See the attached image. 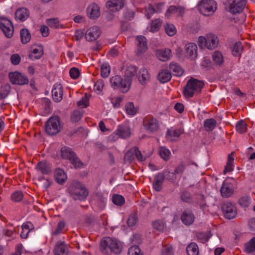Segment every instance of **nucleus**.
<instances>
[{
	"label": "nucleus",
	"instance_id": "f257e3e1",
	"mask_svg": "<svg viewBox=\"0 0 255 255\" xmlns=\"http://www.w3.org/2000/svg\"><path fill=\"white\" fill-rule=\"evenodd\" d=\"M122 245L121 242L109 237L104 238L100 243V250L105 254L113 253L120 254L122 252Z\"/></svg>",
	"mask_w": 255,
	"mask_h": 255
},
{
	"label": "nucleus",
	"instance_id": "f03ea898",
	"mask_svg": "<svg viewBox=\"0 0 255 255\" xmlns=\"http://www.w3.org/2000/svg\"><path fill=\"white\" fill-rule=\"evenodd\" d=\"M68 193L75 200L85 199L89 194L86 187L81 182L73 181L68 189Z\"/></svg>",
	"mask_w": 255,
	"mask_h": 255
},
{
	"label": "nucleus",
	"instance_id": "7ed1b4c3",
	"mask_svg": "<svg viewBox=\"0 0 255 255\" xmlns=\"http://www.w3.org/2000/svg\"><path fill=\"white\" fill-rule=\"evenodd\" d=\"M60 152L62 158L69 160L75 169L81 168L83 166V163L70 147L63 146L61 148Z\"/></svg>",
	"mask_w": 255,
	"mask_h": 255
},
{
	"label": "nucleus",
	"instance_id": "20e7f679",
	"mask_svg": "<svg viewBox=\"0 0 255 255\" xmlns=\"http://www.w3.org/2000/svg\"><path fill=\"white\" fill-rule=\"evenodd\" d=\"M199 12L205 16L213 15L217 10V3L214 0H202L198 4Z\"/></svg>",
	"mask_w": 255,
	"mask_h": 255
},
{
	"label": "nucleus",
	"instance_id": "39448f33",
	"mask_svg": "<svg viewBox=\"0 0 255 255\" xmlns=\"http://www.w3.org/2000/svg\"><path fill=\"white\" fill-rule=\"evenodd\" d=\"M218 42V37L213 34H209L206 36H199L198 40V44L200 48H207L209 50L216 48Z\"/></svg>",
	"mask_w": 255,
	"mask_h": 255
},
{
	"label": "nucleus",
	"instance_id": "423d86ee",
	"mask_svg": "<svg viewBox=\"0 0 255 255\" xmlns=\"http://www.w3.org/2000/svg\"><path fill=\"white\" fill-rule=\"evenodd\" d=\"M60 120V118L58 116L50 117L45 123V132L50 135H55L59 132L62 128Z\"/></svg>",
	"mask_w": 255,
	"mask_h": 255
},
{
	"label": "nucleus",
	"instance_id": "0eeeda50",
	"mask_svg": "<svg viewBox=\"0 0 255 255\" xmlns=\"http://www.w3.org/2000/svg\"><path fill=\"white\" fill-rule=\"evenodd\" d=\"M124 6V0H109L106 3L107 11L105 12L106 18L109 21L113 19L114 11H117L121 9Z\"/></svg>",
	"mask_w": 255,
	"mask_h": 255
},
{
	"label": "nucleus",
	"instance_id": "6e6552de",
	"mask_svg": "<svg viewBox=\"0 0 255 255\" xmlns=\"http://www.w3.org/2000/svg\"><path fill=\"white\" fill-rule=\"evenodd\" d=\"M204 83L196 79H190L187 82L184 93L186 97H191L195 92H199L203 88Z\"/></svg>",
	"mask_w": 255,
	"mask_h": 255
},
{
	"label": "nucleus",
	"instance_id": "1a4fd4ad",
	"mask_svg": "<svg viewBox=\"0 0 255 255\" xmlns=\"http://www.w3.org/2000/svg\"><path fill=\"white\" fill-rule=\"evenodd\" d=\"M110 82L112 87L115 89H120L123 93L127 92L130 88L128 84L126 83V80L119 75H116L111 78Z\"/></svg>",
	"mask_w": 255,
	"mask_h": 255
},
{
	"label": "nucleus",
	"instance_id": "9d476101",
	"mask_svg": "<svg viewBox=\"0 0 255 255\" xmlns=\"http://www.w3.org/2000/svg\"><path fill=\"white\" fill-rule=\"evenodd\" d=\"M0 29L7 38H10L13 34V26L11 21L6 18H0Z\"/></svg>",
	"mask_w": 255,
	"mask_h": 255
},
{
	"label": "nucleus",
	"instance_id": "9b49d317",
	"mask_svg": "<svg viewBox=\"0 0 255 255\" xmlns=\"http://www.w3.org/2000/svg\"><path fill=\"white\" fill-rule=\"evenodd\" d=\"M246 2V0H228L229 10L233 13L241 12L244 9Z\"/></svg>",
	"mask_w": 255,
	"mask_h": 255
},
{
	"label": "nucleus",
	"instance_id": "f8f14e48",
	"mask_svg": "<svg viewBox=\"0 0 255 255\" xmlns=\"http://www.w3.org/2000/svg\"><path fill=\"white\" fill-rule=\"evenodd\" d=\"M9 77L10 82L13 84L23 85L27 84L29 82V80L27 76L22 75L21 73L17 71L10 72L9 73Z\"/></svg>",
	"mask_w": 255,
	"mask_h": 255
},
{
	"label": "nucleus",
	"instance_id": "ddd939ff",
	"mask_svg": "<svg viewBox=\"0 0 255 255\" xmlns=\"http://www.w3.org/2000/svg\"><path fill=\"white\" fill-rule=\"evenodd\" d=\"M223 211L226 218L229 219L234 218L237 215L236 207L232 203L227 202L223 206Z\"/></svg>",
	"mask_w": 255,
	"mask_h": 255
},
{
	"label": "nucleus",
	"instance_id": "4468645a",
	"mask_svg": "<svg viewBox=\"0 0 255 255\" xmlns=\"http://www.w3.org/2000/svg\"><path fill=\"white\" fill-rule=\"evenodd\" d=\"M186 56L191 60H195L198 55V48L194 43H189L185 45Z\"/></svg>",
	"mask_w": 255,
	"mask_h": 255
},
{
	"label": "nucleus",
	"instance_id": "2eb2a0df",
	"mask_svg": "<svg viewBox=\"0 0 255 255\" xmlns=\"http://www.w3.org/2000/svg\"><path fill=\"white\" fill-rule=\"evenodd\" d=\"M100 31L99 27L94 26L89 28L85 32V38L88 41L96 40L100 36Z\"/></svg>",
	"mask_w": 255,
	"mask_h": 255
},
{
	"label": "nucleus",
	"instance_id": "dca6fc26",
	"mask_svg": "<svg viewBox=\"0 0 255 255\" xmlns=\"http://www.w3.org/2000/svg\"><path fill=\"white\" fill-rule=\"evenodd\" d=\"M63 88L60 83L54 85L52 90V95L53 100L56 102H59L62 99Z\"/></svg>",
	"mask_w": 255,
	"mask_h": 255
},
{
	"label": "nucleus",
	"instance_id": "f3484780",
	"mask_svg": "<svg viewBox=\"0 0 255 255\" xmlns=\"http://www.w3.org/2000/svg\"><path fill=\"white\" fill-rule=\"evenodd\" d=\"M137 46V53L143 54L147 49V40L145 36L142 35H138L136 37Z\"/></svg>",
	"mask_w": 255,
	"mask_h": 255
},
{
	"label": "nucleus",
	"instance_id": "a211bd4d",
	"mask_svg": "<svg viewBox=\"0 0 255 255\" xmlns=\"http://www.w3.org/2000/svg\"><path fill=\"white\" fill-rule=\"evenodd\" d=\"M137 67L135 66L129 65L127 67L125 72V77L126 83L128 84V86L130 87L132 78L136 74Z\"/></svg>",
	"mask_w": 255,
	"mask_h": 255
},
{
	"label": "nucleus",
	"instance_id": "6ab92c4d",
	"mask_svg": "<svg viewBox=\"0 0 255 255\" xmlns=\"http://www.w3.org/2000/svg\"><path fill=\"white\" fill-rule=\"evenodd\" d=\"M156 56L160 60L165 62L169 60L171 57V50L168 48L157 49Z\"/></svg>",
	"mask_w": 255,
	"mask_h": 255
},
{
	"label": "nucleus",
	"instance_id": "aec40b11",
	"mask_svg": "<svg viewBox=\"0 0 255 255\" xmlns=\"http://www.w3.org/2000/svg\"><path fill=\"white\" fill-rule=\"evenodd\" d=\"M54 178L56 182L60 185H63L67 179L66 173L63 169L60 168L55 169Z\"/></svg>",
	"mask_w": 255,
	"mask_h": 255
},
{
	"label": "nucleus",
	"instance_id": "412c9836",
	"mask_svg": "<svg viewBox=\"0 0 255 255\" xmlns=\"http://www.w3.org/2000/svg\"><path fill=\"white\" fill-rule=\"evenodd\" d=\"M54 252L55 255H67V245L64 242L58 241L56 244Z\"/></svg>",
	"mask_w": 255,
	"mask_h": 255
},
{
	"label": "nucleus",
	"instance_id": "4be33fe9",
	"mask_svg": "<svg viewBox=\"0 0 255 255\" xmlns=\"http://www.w3.org/2000/svg\"><path fill=\"white\" fill-rule=\"evenodd\" d=\"M36 168L40 171L42 174H49L52 172L51 165L46 161H39Z\"/></svg>",
	"mask_w": 255,
	"mask_h": 255
},
{
	"label": "nucleus",
	"instance_id": "5701e85b",
	"mask_svg": "<svg viewBox=\"0 0 255 255\" xmlns=\"http://www.w3.org/2000/svg\"><path fill=\"white\" fill-rule=\"evenodd\" d=\"M234 192L233 184L230 182H224L221 188V193L223 197H228Z\"/></svg>",
	"mask_w": 255,
	"mask_h": 255
},
{
	"label": "nucleus",
	"instance_id": "b1692460",
	"mask_svg": "<svg viewBox=\"0 0 255 255\" xmlns=\"http://www.w3.org/2000/svg\"><path fill=\"white\" fill-rule=\"evenodd\" d=\"M87 13L88 17L91 19H96L100 15L99 7L96 4L89 6L87 9Z\"/></svg>",
	"mask_w": 255,
	"mask_h": 255
},
{
	"label": "nucleus",
	"instance_id": "393cba45",
	"mask_svg": "<svg viewBox=\"0 0 255 255\" xmlns=\"http://www.w3.org/2000/svg\"><path fill=\"white\" fill-rule=\"evenodd\" d=\"M29 16L28 10L24 7L19 8L15 13V18L20 21H25Z\"/></svg>",
	"mask_w": 255,
	"mask_h": 255
},
{
	"label": "nucleus",
	"instance_id": "a878e982",
	"mask_svg": "<svg viewBox=\"0 0 255 255\" xmlns=\"http://www.w3.org/2000/svg\"><path fill=\"white\" fill-rule=\"evenodd\" d=\"M181 219L183 224L189 226L194 222L195 217L191 212L185 211L182 213Z\"/></svg>",
	"mask_w": 255,
	"mask_h": 255
},
{
	"label": "nucleus",
	"instance_id": "bb28decb",
	"mask_svg": "<svg viewBox=\"0 0 255 255\" xmlns=\"http://www.w3.org/2000/svg\"><path fill=\"white\" fill-rule=\"evenodd\" d=\"M163 177L162 173L159 172L154 177L153 186L156 191L159 192L162 189V184L164 180Z\"/></svg>",
	"mask_w": 255,
	"mask_h": 255
},
{
	"label": "nucleus",
	"instance_id": "cd10ccee",
	"mask_svg": "<svg viewBox=\"0 0 255 255\" xmlns=\"http://www.w3.org/2000/svg\"><path fill=\"white\" fill-rule=\"evenodd\" d=\"M143 125L146 129L153 131L157 129L158 124L155 119L152 118L150 119L144 120Z\"/></svg>",
	"mask_w": 255,
	"mask_h": 255
},
{
	"label": "nucleus",
	"instance_id": "c85d7f7f",
	"mask_svg": "<svg viewBox=\"0 0 255 255\" xmlns=\"http://www.w3.org/2000/svg\"><path fill=\"white\" fill-rule=\"evenodd\" d=\"M115 132L117 135L123 138L128 137L130 135V128L123 125H119Z\"/></svg>",
	"mask_w": 255,
	"mask_h": 255
},
{
	"label": "nucleus",
	"instance_id": "c756f323",
	"mask_svg": "<svg viewBox=\"0 0 255 255\" xmlns=\"http://www.w3.org/2000/svg\"><path fill=\"white\" fill-rule=\"evenodd\" d=\"M138 77L139 82L142 85L145 84L150 79V76L148 70L145 68L140 69Z\"/></svg>",
	"mask_w": 255,
	"mask_h": 255
},
{
	"label": "nucleus",
	"instance_id": "7c9ffc66",
	"mask_svg": "<svg viewBox=\"0 0 255 255\" xmlns=\"http://www.w3.org/2000/svg\"><path fill=\"white\" fill-rule=\"evenodd\" d=\"M171 78V74L168 70H162L159 72L157 78L162 83L169 81Z\"/></svg>",
	"mask_w": 255,
	"mask_h": 255
},
{
	"label": "nucleus",
	"instance_id": "2f4dec72",
	"mask_svg": "<svg viewBox=\"0 0 255 255\" xmlns=\"http://www.w3.org/2000/svg\"><path fill=\"white\" fill-rule=\"evenodd\" d=\"M20 37L22 44L27 43L31 39V36L29 30L27 28H23L20 31Z\"/></svg>",
	"mask_w": 255,
	"mask_h": 255
},
{
	"label": "nucleus",
	"instance_id": "473e14b6",
	"mask_svg": "<svg viewBox=\"0 0 255 255\" xmlns=\"http://www.w3.org/2000/svg\"><path fill=\"white\" fill-rule=\"evenodd\" d=\"M212 60L216 65H221L224 62V57L222 53L219 51H215L212 54Z\"/></svg>",
	"mask_w": 255,
	"mask_h": 255
},
{
	"label": "nucleus",
	"instance_id": "72a5a7b5",
	"mask_svg": "<svg viewBox=\"0 0 255 255\" xmlns=\"http://www.w3.org/2000/svg\"><path fill=\"white\" fill-rule=\"evenodd\" d=\"M46 23L50 27L56 29L63 28L64 27L63 24L59 23V20L57 17L47 19Z\"/></svg>",
	"mask_w": 255,
	"mask_h": 255
},
{
	"label": "nucleus",
	"instance_id": "f704fd0d",
	"mask_svg": "<svg viewBox=\"0 0 255 255\" xmlns=\"http://www.w3.org/2000/svg\"><path fill=\"white\" fill-rule=\"evenodd\" d=\"M187 255H199V249L195 243H191L186 248Z\"/></svg>",
	"mask_w": 255,
	"mask_h": 255
},
{
	"label": "nucleus",
	"instance_id": "c9c22d12",
	"mask_svg": "<svg viewBox=\"0 0 255 255\" xmlns=\"http://www.w3.org/2000/svg\"><path fill=\"white\" fill-rule=\"evenodd\" d=\"M161 173H162V175L164 176V179H166L172 183L174 182L175 175V169L171 170L167 169Z\"/></svg>",
	"mask_w": 255,
	"mask_h": 255
},
{
	"label": "nucleus",
	"instance_id": "e433bc0d",
	"mask_svg": "<svg viewBox=\"0 0 255 255\" xmlns=\"http://www.w3.org/2000/svg\"><path fill=\"white\" fill-rule=\"evenodd\" d=\"M40 48H41V50L37 48H35L33 50L32 54L30 53L28 55V57L31 59H33V58L35 59H38L41 58L42 55L43 54V47L42 45H40L38 46Z\"/></svg>",
	"mask_w": 255,
	"mask_h": 255
},
{
	"label": "nucleus",
	"instance_id": "4c0bfd02",
	"mask_svg": "<svg viewBox=\"0 0 255 255\" xmlns=\"http://www.w3.org/2000/svg\"><path fill=\"white\" fill-rule=\"evenodd\" d=\"M112 199L113 203L117 206H122L125 202L124 197L119 194H114Z\"/></svg>",
	"mask_w": 255,
	"mask_h": 255
},
{
	"label": "nucleus",
	"instance_id": "58836bf2",
	"mask_svg": "<svg viewBox=\"0 0 255 255\" xmlns=\"http://www.w3.org/2000/svg\"><path fill=\"white\" fill-rule=\"evenodd\" d=\"M243 51V46L240 42H236L232 48V54L235 56H238L241 54Z\"/></svg>",
	"mask_w": 255,
	"mask_h": 255
},
{
	"label": "nucleus",
	"instance_id": "ea45409f",
	"mask_svg": "<svg viewBox=\"0 0 255 255\" xmlns=\"http://www.w3.org/2000/svg\"><path fill=\"white\" fill-rule=\"evenodd\" d=\"M216 125V122L213 119H207L204 122V128L206 130H212Z\"/></svg>",
	"mask_w": 255,
	"mask_h": 255
},
{
	"label": "nucleus",
	"instance_id": "a19ab883",
	"mask_svg": "<svg viewBox=\"0 0 255 255\" xmlns=\"http://www.w3.org/2000/svg\"><path fill=\"white\" fill-rule=\"evenodd\" d=\"M237 131L240 133H243L247 131V125L243 120L238 121L236 124Z\"/></svg>",
	"mask_w": 255,
	"mask_h": 255
},
{
	"label": "nucleus",
	"instance_id": "79ce46f5",
	"mask_svg": "<svg viewBox=\"0 0 255 255\" xmlns=\"http://www.w3.org/2000/svg\"><path fill=\"white\" fill-rule=\"evenodd\" d=\"M137 220V214L133 212L129 215L127 223L129 227H133L136 224Z\"/></svg>",
	"mask_w": 255,
	"mask_h": 255
},
{
	"label": "nucleus",
	"instance_id": "37998d69",
	"mask_svg": "<svg viewBox=\"0 0 255 255\" xmlns=\"http://www.w3.org/2000/svg\"><path fill=\"white\" fill-rule=\"evenodd\" d=\"M101 76L103 78H107L110 73V65L106 63H103L101 67Z\"/></svg>",
	"mask_w": 255,
	"mask_h": 255
},
{
	"label": "nucleus",
	"instance_id": "c03bdc74",
	"mask_svg": "<svg viewBox=\"0 0 255 255\" xmlns=\"http://www.w3.org/2000/svg\"><path fill=\"white\" fill-rule=\"evenodd\" d=\"M255 251V238H253L246 244L245 251L247 253H251Z\"/></svg>",
	"mask_w": 255,
	"mask_h": 255
},
{
	"label": "nucleus",
	"instance_id": "a18cd8bd",
	"mask_svg": "<svg viewBox=\"0 0 255 255\" xmlns=\"http://www.w3.org/2000/svg\"><path fill=\"white\" fill-rule=\"evenodd\" d=\"M125 108L128 114L129 115H134L137 112V109L134 107V104L132 102H129L125 106Z\"/></svg>",
	"mask_w": 255,
	"mask_h": 255
},
{
	"label": "nucleus",
	"instance_id": "49530a36",
	"mask_svg": "<svg viewBox=\"0 0 255 255\" xmlns=\"http://www.w3.org/2000/svg\"><path fill=\"white\" fill-rule=\"evenodd\" d=\"M83 115L79 110H75L71 115V121L72 123H77L82 118Z\"/></svg>",
	"mask_w": 255,
	"mask_h": 255
},
{
	"label": "nucleus",
	"instance_id": "de8ad7c7",
	"mask_svg": "<svg viewBox=\"0 0 255 255\" xmlns=\"http://www.w3.org/2000/svg\"><path fill=\"white\" fill-rule=\"evenodd\" d=\"M161 157L165 160L168 159L170 155V151L165 147H161L158 151Z\"/></svg>",
	"mask_w": 255,
	"mask_h": 255
},
{
	"label": "nucleus",
	"instance_id": "09e8293b",
	"mask_svg": "<svg viewBox=\"0 0 255 255\" xmlns=\"http://www.w3.org/2000/svg\"><path fill=\"white\" fill-rule=\"evenodd\" d=\"M89 99L88 97V94L86 93L84 97H83L80 101L77 103V106L81 108H86L89 106Z\"/></svg>",
	"mask_w": 255,
	"mask_h": 255
},
{
	"label": "nucleus",
	"instance_id": "8fccbe9b",
	"mask_svg": "<svg viewBox=\"0 0 255 255\" xmlns=\"http://www.w3.org/2000/svg\"><path fill=\"white\" fill-rule=\"evenodd\" d=\"M239 203L243 207H248L251 203V199L249 195H246L239 200Z\"/></svg>",
	"mask_w": 255,
	"mask_h": 255
},
{
	"label": "nucleus",
	"instance_id": "3c124183",
	"mask_svg": "<svg viewBox=\"0 0 255 255\" xmlns=\"http://www.w3.org/2000/svg\"><path fill=\"white\" fill-rule=\"evenodd\" d=\"M211 237L210 233H199L197 235L198 240L202 243L207 242Z\"/></svg>",
	"mask_w": 255,
	"mask_h": 255
},
{
	"label": "nucleus",
	"instance_id": "603ef678",
	"mask_svg": "<svg viewBox=\"0 0 255 255\" xmlns=\"http://www.w3.org/2000/svg\"><path fill=\"white\" fill-rule=\"evenodd\" d=\"M128 255H142L141 250L138 246L134 245L130 247L128 251Z\"/></svg>",
	"mask_w": 255,
	"mask_h": 255
},
{
	"label": "nucleus",
	"instance_id": "864d4df0",
	"mask_svg": "<svg viewBox=\"0 0 255 255\" xmlns=\"http://www.w3.org/2000/svg\"><path fill=\"white\" fill-rule=\"evenodd\" d=\"M23 197V193L21 191H16L11 195V199L14 202H19Z\"/></svg>",
	"mask_w": 255,
	"mask_h": 255
},
{
	"label": "nucleus",
	"instance_id": "5fc2aeb1",
	"mask_svg": "<svg viewBox=\"0 0 255 255\" xmlns=\"http://www.w3.org/2000/svg\"><path fill=\"white\" fill-rule=\"evenodd\" d=\"M135 150L136 149L131 148L129 150H128L125 156V160L131 162L132 160L134 159V152H135Z\"/></svg>",
	"mask_w": 255,
	"mask_h": 255
},
{
	"label": "nucleus",
	"instance_id": "6e6d98bb",
	"mask_svg": "<svg viewBox=\"0 0 255 255\" xmlns=\"http://www.w3.org/2000/svg\"><path fill=\"white\" fill-rule=\"evenodd\" d=\"M10 91V87L8 86H2L0 90V100L5 98Z\"/></svg>",
	"mask_w": 255,
	"mask_h": 255
},
{
	"label": "nucleus",
	"instance_id": "4d7b16f0",
	"mask_svg": "<svg viewBox=\"0 0 255 255\" xmlns=\"http://www.w3.org/2000/svg\"><path fill=\"white\" fill-rule=\"evenodd\" d=\"M161 26V21L159 19H155L151 23V31H157Z\"/></svg>",
	"mask_w": 255,
	"mask_h": 255
},
{
	"label": "nucleus",
	"instance_id": "13d9d810",
	"mask_svg": "<svg viewBox=\"0 0 255 255\" xmlns=\"http://www.w3.org/2000/svg\"><path fill=\"white\" fill-rule=\"evenodd\" d=\"M152 226L154 229L159 232L162 231L164 228V223L161 220H157L153 222Z\"/></svg>",
	"mask_w": 255,
	"mask_h": 255
},
{
	"label": "nucleus",
	"instance_id": "bf43d9fd",
	"mask_svg": "<svg viewBox=\"0 0 255 255\" xmlns=\"http://www.w3.org/2000/svg\"><path fill=\"white\" fill-rule=\"evenodd\" d=\"M161 255H174L172 248L170 246H163L161 251Z\"/></svg>",
	"mask_w": 255,
	"mask_h": 255
},
{
	"label": "nucleus",
	"instance_id": "052dcab7",
	"mask_svg": "<svg viewBox=\"0 0 255 255\" xmlns=\"http://www.w3.org/2000/svg\"><path fill=\"white\" fill-rule=\"evenodd\" d=\"M80 73L79 70L75 67L72 68L69 71L70 76L73 79H77L80 75Z\"/></svg>",
	"mask_w": 255,
	"mask_h": 255
},
{
	"label": "nucleus",
	"instance_id": "680f3d73",
	"mask_svg": "<svg viewBox=\"0 0 255 255\" xmlns=\"http://www.w3.org/2000/svg\"><path fill=\"white\" fill-rule=\"evenodd\" d=\"M154 13H155V9H154V6L149 4L148 5V7L146 9L145 11V14L147 19L150 18L151 15Z\"/></svg>",
	"mask_w": 255,
	"mask_h": 255
},
{
	"label": "nucleus",
	"instance_id": "e2e57ef3",
	"mask_svg": "<svg viewBox=\"0 0 255 255\" xmlns=\"http://www.w3.org/2000/svg\"><path fill=\"white\" fill-rule=\"evenodd\" d=\"M174 29L175 27L173 24H167V25L165 27V32L169 36L174 35L175 33Z\"/></svg>",
	"mask_w": 255,
	"mask_h": 255
},
{
	"label": "nucleus",
	"instance_id": "0e129e2a",
	"mask_svg": "<svg viewBox=\"0 0 255 255\" xmlns=\"http://www.w3.org/2000/svg\"><path fill=\"white\" fill-rule=\"evenodd\" d=\"M104 85V81L102 79L98 80L94 85V90L96 91L101 92Z\"/></svg>",
	"mask_w": 255,
	"mask_h": 255
},
{
	"label": "nucleus",
	"instance_id": "69168bd1",
	"mask_svg": "<svg viewBox=\"0 0 255 255\" xmlns=\"http://www.w3.org/2000/svg\"><path fill=\"white\" fill-rule=\"evenodd\" d=\"M65 224L63 221H60L58 223L56 229L53 233L55 235H57L62 232V230L64 228Z\"/></svg>",
	"mask_w": 255,
	"mask_h": 255
},
{
	"label": "nucleus",
	"instance_id": "338daca9",
	"mask_svg": "<svg viewBox=\"0 0 255 255\" xmlns=\"http://www.w3.org/2000/svg\"><path fill=\"white\" fill-rule=\"evenodd\" d=\"M20 57L18 54H13L11 56L10 60L12 64L16 65L20 62Z\"/></svg>",
	"mask_w": 255,
	"mask_h": 255
},
{
	"label": "nucleus",
	"instance_id": "774afa93",
	"mask_svg": "<svg viewBox=\"0 0 255 255\" xmlns=\"http://www.w3.org/2000/svg\"><path fill=\"white\" fill-rule=\"evenodd\" d=\"M22 229L23 230H26L27 231H29V232L34 229V226L32 224V223L30 222H26L24 223L21 226Z\"/></svg>",
	"mask_w": 255,
	"mask_h": 255
}]
</instances>
